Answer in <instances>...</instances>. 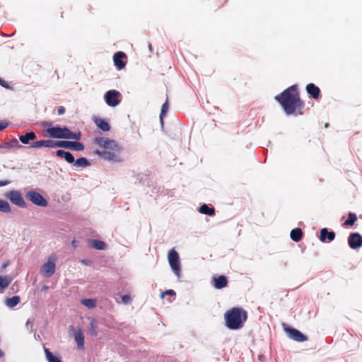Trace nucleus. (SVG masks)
Returning <instances> with one entry per match:
<instances>
[{
	"instance_id": "26",
	"label": "nucleus",
	"mask_w": 362,
	"mask_h": 362,
	"mask_svg": "<svg viewBox=\"0 0 362 362\" xmlns=\"http://www.w3.org/2000/svg\"><path fill=\"white\" fill-rule=\"evenodd\" d=\"M12 279L8 276H0V292H2L4 289L7 288L11 284Z\"/></svg>"
},
{
	"instance_id": "13",
	"label": "nucleus",
	"mask_w": 362,
	"mask_h": 362,
	"mask_svg": "<svg viewBox=\"0 0 362 362\" xmlns=\"http://www.w3.org/2000/svg\"><path fill=\"white\" fill-rule=\"evenodd\" d=\"M30 148H39L41 147H47V148H57L58 147V141L54 140H40L37 141L33 143Z\"/></svg>"
},
{
	"instance_id": "35",
	"label": "nucleus",
	"mask_w": 362,
	"mask_h": 362,
	"mask_svg": "<svg viewBox=\"0 0 362 362\" xmlns=\"http://www.w3.org/2000/svg\"><path fill=\"white\" fill-rule=\"evenodd\" d=\"M214 1H215V4H216L215 6L217 8L222 7L228 1V0H214Z\"/></svg>"
},
{
	"instance_id": "27",
	"label": "nucleus",
	"mask_w": 362,
	"mask_h": 362,
	"mask_svg": "<svg viewBox=\"0 0 362 362\" xmlns=\"http://www.w3.org/2000/svg\"><path fill=\"white\" fill-rule=\"evenodd\" d=\"M45 354L46 356V359L48 362H62V360L57 357V356H54L47 348H45Z\"/></svg>"
},
{
	"instance_id": "32",
	"label": "nucleus",
	"mask_w": 362,
	"mask_h": 362,
	"mask_svg": "<svg viewBox=\"0 0 362 362\" xmlns=\"http://www.w3.org/2000/svg\"><path fill=\"white\" fill-rule=\"evenodd\" d=\"M0 211L8 213L11 211V206L8 202L0 199Z\"/></svg>"
},
{
	"instance_id": "14",
	"label": "nucleus",
	"mask_w": 362,
	"mask_h": 362,
	"mask_svg": "<svg viewBox=\"0 0 362 362\" xmlns=\"http://www.w3.org/2000/svg\"><path fill=\"white\" fill-rule=\"evenodd\" d=\"M127 57L126 54L122 52H117L113 56V61L117 69L121 70L126 66V62L123 59Z\"/></svg>"
},
{
	"instance_id": "5",
	"label": "nucleus",
	"mask_w": 362,
	"mask_h": 362,
	"mask_svg": "<svg viewBox=\"0 0 362 362\" xmlns=\"http://www.w3.org/2000/svg\"><path fill=\"white\" fill-rule=\"evenodd\" d=\"M57 256L55 255H50L46 262L40 267V273L45 277H50L56 270Z\"/></svg>"
},
{
	"instance_id": "7",
	"label": "nucleus",
	"mask_w": 362,
	"mask_h": 362,
	"mask_svg": "<svg viewBox=\"0 0 362 362\" xmlns=\"http://www.w3.org/2000/svg\"><path fill=\"white\" fill-rule=\"evenodd\" d=\"M5 197L8 198L13 204L20 206L25 207L26 204L19 191L11 190L5 194Z\"/></svg>"
},
{
	"instance_id": "16",
	"label": "nucleus",
	"mask_w": 362,
	"mask_h": 362,
	"mask_svg": "<svg viewBox=\"0 0 362 362\" xmlns=\"http://www.w3.org/2000/svg\"><path fill=\"white\" fill-rule=\"evenodd\" d=\"M306 91L308 94L313 99L317 100L320 95V89L314 83H308L306 86Z\"/></svg>"
},
{
	"instance_id": "21",
	"label": "nucleus",
	"mask_w": 362,
	"mask_h": 362,
	"mask_svg": "<svg viewBox=\"0 0 362 362\" xmlns=\"http://www.w3.org/2000/svg\"><path fill=\"white\" fill-rule=\"evenodd\" d=\"M37 136L35 133L33 132H27L24 135H21L19 136L20 141L23 144H30V141H33L36 139Z\"/></svg>"
},
{
	"instance_id": "10",
	"label": "nucleus",
	"mask_w": 362,
	"mask_h": 362,
	"mask_svg": "<svg viewBox=\"0 0 362 362\" xmlns=\"http://www.w3.org/2000/svg\"><path fill=\"white\" fill-rule=\"evenodd\" d=\"M58 147L69 148L74 151H83L84 146L78 141H58Z\"/></svg>"
},
{
	"instance_id": "23",
	"label": "nucleus",
	"mask_w": 362,
	"mask_h": 362,
	"mask_svg": "<svg viewBox=\"0 0 362 362\" xmlns=\"http://www.w3.org/2000/svg\"><path fill=\"white\" fill-rule=\"evenodd\" d=\"M90 327L88 332L91 336L96 337L98 335L97 325L98 322L95 319L90 317Z\"/></svg>"
},
{
	"instance_id": "11",
	"label": "nucleus",
	"mask_w": 362,
	"mask_h": 362,
	"mask_svg": "<svg viewBox=\"0 0 362 362\" xmlns=\"http://www.w3.org/2000/svg\"><path fill=\"white\" fill-rule=\"evenodd\" d=\"M284 330L288 337L296 341L302 342L308 339L307 337L295 328L286 327Z\"/></svg>"
},
{
	"instance_id": "15",
	"label": "nucleus",
	"mask_w": 362,
	"mask_h": 362,
	"mask_svg": "<svg viewBox=\"0 0 362 362\" xmlns=\"http://www.w3.org/2000/svg\"><path fill=\"white\" fill-rule=\"evenodd\" d=\"M335 238V233L334 231H328L327 228H324L320 230V240L321 242H332Z\"/></svg>"
},
{
	"instance_id": "34",
	"label": "nucleus",
	"mask_w": 362,
	"mask_h": 362,
	"mask_svg": "<svg viewBox=\"0 0 362 362\" xmlns=\"http://www.w3.org/2000/svg\"><path fill=\"white\" fill-rule=\"evenodd\" d=\"M122 301L124 304H129L132 301L131 296L129 295H124L122 296Z\"/></svg>"
},
{
	"instance_id": "8",
	"label": "nucleus",
	"mask_w": 362,
	"mask_h": 362,
	"mask_svg": "<svg viewBox=\"0 0 362 362\" xmlns=\"http://www.w3.org/2000/svg\"><path fill=\"white\" fill-rule=\"evenodd\" d=\"M120 93L116 90H108L105 95V100L109 106L115 107L119 104Z\"/></svg>"
},
{
	"instance_id": "38",
	"label": "nucleus",
	"mask_w": 362,
	"mask_h": 362,
	"mask_svg": "<svg viewBox=\"0 0 362 362\" xmlns=\"http://www.w3.org/2000/svg\"><path fill=\"white\" fill-rule=\"evenodd\" d=\"M8 127V123L6 122H0V131L6 129Z\"/></svg>"
},
{
	"instance_id": "3",
	"label": "nucleus",
	"mask_w": 362,
	"mask_h": 362,
	"mask_svg": "<svg viewBox=\"0 0 362 362\" xmlns=\"http://www.w3.org/2000/svg\"><path fill=\"white\" fill-rule=\"evenodd\" d=\"M247 319V313L243 308L234 307L224 314L226 326L230 329L242 328Z\"/></svg>"
},
{
	"instance_id": "19",
	"label": "nucleus",
	"mask_w": 362,
	"mask_h": 362,
	"mask_svg": "<svg viewBox=\"0 0 362 362\" xmlns=\"http://www.w3.org/2000/svg\"><path fill=\"white\" fill-rule=\"evenodd\" d=\"M75 341L77 344L78 349L81 350L84 349V336L82 330L79 329L74 336Z\"/></svg>"
},
{
	"instance_id": "18",
	"label": "nucleus",
	"mask_w": 362,
	"mask_h": 362,
	"mask_svg": "<svg viewBox=\"0 0 362 362\" xmlns=\"http://www.w3.org/2000/svg\"><path fill=\"white\" fill-rule=\"evenodd\" d=\"M93 121L95 125L103 132H108L110 129V125L104 119L95 117Z\"/></svg>"
},
{
	"instance_id": "9",
	"label": "nucleus",
	"mask_w": 362,
	"mask_h": 362,
	"mask_svg": "<svg viewBox=\"0 0 362 362\" xmlns=\"http://www.w3.org/2000/svg\"><path fill=\"white\" fill-rule=\"evenodd\" d=\"M26 198L31 201L33 204L40 206H46L47 205V200L38 192L30 191L26 194Z\"/></svg>"
},
{
	"instance_id": "12",
	"label": "nucleus",
	"mask_w": 362,
	"mask_h": 362,
	"mask_svg": "<svg viewBox=\"0 0 362 362\" xmlns=\"http://www.w3.org/2000/svg\"><path fill=\"white\" fill-rule=\"evenodd\" d=\"M348 243L351 249L362 247V236L358 233H351L348 238Z\"/></svg>"
},
{
	"instance_id": "45",
	"label": "nucleus",
	"mask_w": 362,
	"mask_h": 362,
	"mask_svg": "<svg viewBox=\"0 0 362 362\" xmlns=\"http://www.w3.org/2000/svg\"><path fill=\"white\" fill-rule=\"evenodd\" d=\"M3 356V353L2 351L0 350V357H1Z\"/></svg>"
},
{
	"instance_id": "24",
	"label": "nucleus",
	"mask_w": 362,
	"mask_h": 362,
	"mask_svg": "<svg viewBox=\"0 0 362 362\" xmlns=\"http://www.w3.org/2000/svg\"><path fill=\"white\" fill-rule=\"evenodd\" d=\"M303 238V232L300 228H295L291 231V238L295 242H299Z\"/></svg>"
},
{
	"instance_id": "31",
	"label": "nucleus",
	"mask_w": 362,
	"mask_h": 362,
	"mask_svg": "<svg viewBox=\"0 0 362 362\" xmlns=\"http://www.w3.org/2000/svg\"><path fill=\"white\" fill-rule=\"evenodd\" d=\"M91 246L97 250H105L106 244L103 241L95 240L92 241Z\"/></svg>"
},
{
	"instance_id": "44",
	"label": "nucleus",
	"mask_w": 362,
	"mask_h": 362,
	"mask_svg": "<svg viewBox=\"0 0 362 362\" xmlns=\"http://www.w3.org/2000/svg\"><path fill=\"white\" fill-rule=\"evenodd\" d=\"M47 288H48V287H47V286H44L42 287V290H43V291H45V290H46V289H47Z\"/></svg>"
},
{
	"instance_id": "17",
	"label": "nucleus",
	"mask_w": 362,
	"mask_h": 362,
	"mask_svg": "<svg viewBox=\"0 0 362 362\" xmlns=\"http://www.w3.org/2000/svg\"><path fill=\"white\" fill-rule=\"evenodd\" d=\"M214 286L217 289H221L228 286V279L224 275H220L213 279Z\"/></svg>"
},
{
	"instance_id": "30",
	"label": "nucleus",
	"mask_w": 362,
	"mask_h": 362,
	"mask_svg": "<svg viewBox=\"0 0 362 362\" xmlns=\"http://www.w3.org/2000/svg\"><path fill=\"white\" fill-rule=\"evenodd\" d=\"M169 109V103L168 99L167 98L166 101L163 104L161 107L160 114V120L161 124L163 123V118L166 116V114Z\"/></svg>"
},
{
	"instance_id": "39",
	"label": "nucleus",
	"mask_w": 362,
	"mask_h": 362,
	"mask_svg": "<svg viewBox=\"0 0 362 362\" xmlns=\"http://www.w3.org/2000/svg\"><path fill=\"white\" fill-rule=\"evenodd\" d=\"M64 112H65V108L63 106L59 107V108L57 110V112H58L59 115H63L64 113Z\"/></svg>"
},
{
	"instance_id": "2",
	"label": "nucleus",
	"mask_w": 362,
	"mask_h": 362,
	"mask_svg": "<svg viewBox=\"0 0 362 362\" xmlns=\"http://www.w3.org/2000/svg\"><path fill=\"white\" fill-rule=\"evenodd\" d=\"M93 144L99 148L94 151V154L105 160L115 163L122 161L120 156L122 148L115 140L105 137H96L93 140Z\"/></svg>"
},
{
	"instance_id": "43",
	"label": "nucleus",
	"mask_w": 362,
	"mask_h": 362,
	"mask_svg": "<svg viewBox=\"0 0 362 362\" xmlns=\"http://www.w3.org/2000/svg\"><path fill=\"white\" fill-rule=\"evenodd\" d=\"M81 262H82V263H83V264H87V262H86V259H82V260H81Z\"/></svg>"
},
{
	"instance_id": "25",
	"label": "nucleus",
	"mask_w": 362,
	"mask_h": 362,
	"mask_svg": "<svg viewBox=\"0 0 362 362\" xmlns=\"http://www.w3.org/2000/svg\"><path fill=\"white\" fill-rule=\"evenodd\" d=\"M357 221V216L355 214L350 212L348 215V218L344 222L343 226L351 227L353 226Z\"/></svg>"
},
{
	"instance_id": "20",
	"label": "nucleus",
	"mask_w": 362,
	"mask_h": 362,
	"mask_svg": "<svg viewBox=\"0 0 362 362\" xmlns=\"http://www.w3.org/2000/svg\"><path fill=\"white\" fill-rule=\"evenodd\" d=\"M56 155L58 157L64 158L66 161L68 162L69 163H73L74 162V158L73 155L69 151H65L64 150H58L56 151Z\"/></svg>"
},
{
	"instance_id": "36",
	"label": "nucleus",
	"mask_w": 362,
	"mask_h": 362,
	"mask_svg": "<svg viewBox=\"0 0 362 362\" xmlns=\"http://www.w3.org/2000/svg\"><path fill=\"white\" fill-rule=\"evenodd\" d=\"M0 86H1L2 87H4L6 89L11 88L8 83L6 82V81H4V79H2L1 78H0Z\"/></svg>"
},
{
	"instance_id": "37",
	"label": "nucleus",
	"mask_w": 362,
	"mask_h": 362,
	"mask_svg": "<svg viewBox=\"0 0 362 362\" xmlns=\"http://www.w3.org/2000/svg\"><path fill=\"white\" fill-rule=\"evenodd\" d=\"M165 295L175 296V292L173 290H167L162 293L161 297L163 298Z\"/></svg>"
},
{
	"instance_id": "33",
	"label": "nucleus",
	"mask_w": 362,
	"mask_h": 362,
	"mask_svg": "<svg viewBox=\"0 0 362 362\" xmlns=\"http://www.w3.org/2000/svg\"><path fill=\"white\" fill-rule=\"evenodd\" d=\"M81 304L86 306L88 308H94L96 305V301L94 299H82Z\"/></svg>"
},
{
	"instance_id": "41",
	"label": "nucleus",
	"mask_w": 362,
	"mask_h": 362,
	"mask_svg": "<svg viewBox=\"0 0 362 362\" xmlns=\"http://www.w3.org/2000/svg\"><path fill=\"white\" fill-rule=\"evenodd\" d=\"M9 184L8 180H0V187L6 186Z\"/></svg>"
},
{
	"instance_id": "1",
	"label": "nucleus",
	"mask_w": 362,
	"mask_h": 362,
	"mask_svg": "<svg viewBox=\"0 0 362 362\" xmlns=\"http://www.w3.org/2000/svg\"><path fill=\"white\" fill-rule=\"evenodd\" d=\"M283 110L287 115H302L305 103L300 99L296 85H293L285 89L282 93L275 96Z\"/></svg>"
},
{
	"instance_id": "28",
	"label": "nucleus",
	"mask_w": 362,
	"mask_h": 362,
	"mask_svg": "<svg viewBox=\"0 0 362 362\" xmlns=\"http://www.w3.org/2000/svg\"><path fill=\"white\" fill-rule=\"evenodd\" d=\"M74 165L76 168H86L90 165V163L86 158L82 157L74 160Z\"/></svg>"
},
{
	"instance_id": "6",
	"label": "nucleus",
	"mask_w": 362,
	"mask_h": 362,
	"mask_svg": "<svg viewBox=\"0 0 362 362\" xmlns=\"http://www.w3.org/2000/svg\"><path fill=\"white\" fill-rule=\"evenodd\" d=\"M168 260L175 274L180 278L181 272L180 262L178 253L175 249L169 250L168 254Z\"/></svg>"
},
{
	"instance_id": "40",
	"label": "nucleus",
	"mask_w": 362,
	"mask_h": 362,
	"mask_svg": "<svg viewBox=\"0 0 362 362\" xmlns=\"http://www.w3.org/2000/svg\"><path fill=\"white\" fill-rule=\"evenodd\" d=\"M9 264L8 262H4L2 265H1V272H4L6 268L8 267V265Z\"/></svg>"
},
{
	"instance_id": "4",
	"label": "nucleus",
	"mask_w": 362,
	"mask_h": 362,
	"mask_svg": "<svg viewBox=\"0 0 362 362\" xmlns=\"http://www.w3.org/2000/svg\"><path fill=\"white\" fill-rule=\"evenodd\" d=\"M47 134L52 138L76 139L81 138V133H74L71 132L67 127H52L47 129Z\"/></svg>"
},
{
	"instance_id": "29",
	"label": "nucleus",
	"mask_w": 362,
	"mask_h": 362,
	"mask_svg": "<svg viewBox=\"0 0 362 362\" xmlns=\"http://www.w3.org/2000/svg\"><path fill=\"white\" fill-rule=\"evenodd\" d=\"M199 211L203 214H207L213 216L215 214V209L214 208L209 207L206 204H203L199 207Z\"/></svg>"
},
{
	"instance_id": "42",
	"label": "nucleus",
	"mask_w": 362,
	"mask_h": 362,
	"mask_svg": "<svg viewBox=\"0 0 362 362\" xmlns=\"http://www.w3.org/2000/svg\"><path fill=\"white\" fill-rule=\"evenodd\" d=\"M76 241L74 240L72 241V245H74V247H76Z\"/></svg>"
},
{
	"instance_id": "22",
	"label": "nucleus",
	"mask_w": 362,
	"mask_h": 362,
	"mask_svg": "<svg viewBox=\"0 0 362 362\" xmlns=\"http://www.w3.org/2000/svg\"><path fill=\"white\" fill-rule=\"evenodd\" d=\"M21 302V298L18 296H14L11 298H6L5 300V304L7 307L10 308H13L17 305H18Z\"/></svg>"
}]
</instances>
